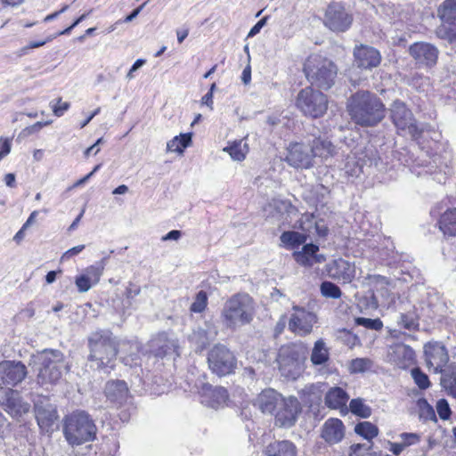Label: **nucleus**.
<instances>
[{
	"instance_id": "obj_1",
	"label": "nucleus",
	"mask_w": 456,
	"mask_h": 456,
	"mask_svg": "<svg viewBox=\"0 0 456 456\" xmlns=\"http://www.w3.org/2000/svg\"><path fill=\"white\" fill-rule=\"evenodd\" d=\"M346 108L351 119L361 126H374L386 115L381 100L369 91H358L351 95Z\"/></svg>"
},
{
	"instance_id": "obj_2",
	"label": "nucleus",
	"mask_w": 456,
	"mask_h": 456,
	"mask_svg": "<svg viewBox=\"0 0 456 456\" xmlns=\"http://www.w3.org/2000/svg\"><path fill=\"white\" fill-rule=\"evenodd\" d=\"M118 340L110 330H100L89 338L90 354L88 361L92 368L104 372L114 369L118 351Z\"/></svg>"
},
{
	"instance_id": "obj_3",
	"label": "nucleus",
	"mask_w": 456,
	"mask_h": 456,
	"mask_svg": "<svg viewBox=\"0 0 456 456\" xmlns=\"http://www.w3.org/2000/svg\"><path fill=\"white\" fill-rule=\"evenodd\" d=\"M255 315L253 299L248 294H236L227 299L221 311L220 319L223 325L229 330L249 324Z\"/></svg>"
},
{
	"instance_id": "obj_4",
	"label": "nucleus",
	"mask_w": 456,
	"mask_h": 456,
	"mask_svg": "<svg viewBox=\"0 0 456 456\" xmlns=\"http://www.w3.org/2000/svg\"><path fill=\"white\" fill-rule=\"evenodd\" d=\"M307 346L304 343L287 344L279 349L276 362L281 376L295 380L305 370Z\"/></svg>"
},
{
	"instance_id": "obj_5",
	"label": "nucleus",
	"mask_w": 456,
	"mask_h": 456,
	"mask_svg": "<svg viewBox=\"0 0 456 456\" xmlns=\"http://www.w3.org/2000/svg\"><path fill=\"white\" fill-rule=\"evenodd\" d=\"M96 431L94 420L86 411H77L65 418L63 434L71 445H80L94 440Z\"/></svg>"
},
{
	"instance_id": "obj_6",
	"label": "nucleus",
	"mask_w": 456,
	"mask_h": 456,
	"mask_svg": "<svg viewBox=\"0 0 456 456\" xmlns=\"http://www.w3.org/2000/svg\"><path fill=\"white\" fill-rule=\"evenodd\" d=\"M37 367V383L41 386L56 384L67 369L63 354L59 350L46 349L35 357Z\"/></svg>"
},
{
	"instance_id": "obj_7",
	"label": "nucleus",
	"mask_w": 456,
	"mask_h": 456,
	"mask_svg": "<svg viewBox=\"0 0 456 456\" xmlns=\"http://www.w3.org/2000/svg\"><path fill=\"white\" fill-rule=\"evenodd\" d=\"M304 72L312 85L327 90L334 84L338 69L330 60L313 54L306 59Z\"/></svg>"
},
{
	"instance_id": "obj_8",
	"label": "nucleus",
	"mask_w": 456,
	"mask_h": 456,
	"mask_svg": "<svg viewBox=\"0 0 456 456\" xmlns=\"http://www.w3.org/2000/svg\"><path fill=\"white\" fill-rule=\"evenodd\" d=\"M296 105L305 116L316 118L326 112L328 99L322 92L305 87L298 93Z\"/></svg>"
},
{
	"instance_id": "obj_9",
	"label": "nucleus",
	"mask_w": 456,
	"mask_h": 456,
	"mask_svg": "<svg viewBox=\"0 0 456 456\" xmlns=\"http://www.w3.org/2000/svg\"><path fill=\"white\" fill-rule=\"evenodd\" d=\"M208 363L209 369L218 376H225L234 371L237 361L225 346L217 344L208 352Z\"/></svg>"
},
{
	"instance_id": "obj_10",
	"label": "nucleus",
	"mask_w": 456,
	"mask_h": 456,
	"mask_svg": "<svg viewBox=\"0 0 456 456\" xmlns=\"http://www.w3.org/2000/svg\"><path fill=\"white\" fill-rule=\"evenodd\" d=\"M390 112L394 125L403 134H409L413 139H417L420 135L421 130L417 125L412 112L403 102L395 101L390 108Z\"/></svg>"
},
{
	"instance_id": "obj_11",
	"label": "nucleus",
	"mask_w": 456,
	"mask_h": 456,
	"mask_svg": "<svg viewBox=\"0 0 456 456\" xmlns=\"http://www.w3.org/2000/svg\"><path fill=\"white\" fill-rule=\"evenodd\" d=\"M437 15L444 22L436 34L450 42L456 40V0H444L438 7Z\"/></svg>"
},
{
	"instance_id": "obj_12",
	"label": "nucleus",
	"mask_w": 456,
	"mask_h": 456,
	"mask_svg": "<svg viewBox=\"0 0 456 456\" xmlns=\"http://www.w3.org/2000/svg\"><path fill=\"white\" fill-rule=\"evenodd\" d=\"M284 160L297 169H309L314 167V161L311 153L309 142H294L287 147Z\"/></svg>"
},
{
	"instance_id": "obj_13",
	"label": "nucleus",
	"mask_w": 456,
	"mask_h": 456,
	"mask_svg": "<svg viewBox=\"0 0 456 456\" xmlns=\"http://www.w3.org/2000/svg\"><path fill=\"white\" fill-rule=\"evenodd\" d=\"M409 54L419 68L432 69L437 63L439 50L428 42H415L409 47Z\"/></svg>"
},
{
	"instance_id": "obj_14",
	"label": "nucleus",
	"mask_w": 456,
	"mask_h": 456,
	"mask_svg": "<svg viewBox=\"0 0 456 456\" xmlns=\"http://www.w3.org/2000/svg\"><path fill=\"white\" fill-rule=\"evenodd\" d=\"M293 313L290 314L288 327L294 334L304 337L310 334L314 324L317 322L316 315L298 305L292 306Z\"/></svg>"
},
{
	"instance_id": "obj_15",
	"label": "nucleus",
	"mask_w": 456,
	"mask_h": 456,
	"mask_svg": "<svg viewBox=\"0 0 456 456\" xmlns=\"http://www.w3.org/2000/svg\"><path fill=\"white\" fill-rule=\"evenodd\" d=\"M353 21L352 16L339 3L328 5L324 16V24L332 31L344 32L349 28Z\"/></svg>"
},
{
	"instance_id": "obj_16",
	"label": "nucleus",
	"mask_w": 456,
	"mask_h": 456,
	"mask_svg": "<svg viewBox=\"0 0 456 456\" xmlns=\"http://www.w3.org/2000/svg\"><path fill=\"white\" fill-rule=\"evenodd\" d=\"M424 355L427 366L435 373H442L444 367L449 361V354L446 347L437 341H430L424 345Z\"/></svg>"
},
{
	"instance_id": "obj_17",
	"label": "nucleus",
	"mask_w": 456,
	"mask_h": 456,
	"mask_svg": "<svg viewBox=\"0 0 456 456\" xmlns=\"http://www.w3.org/2000/svg\"><path fill=\"white\" fill-rule=\"evenodd\" d=\"M301 411V405L294 396L283 398L281 404L274 412L275 425L281 428L292 427Z\"/></svg>"
},
{
	"instance_id": "obj_18",
	"label": "nucleus",
	"mask_w": 456,
	"mask_h": 456,
	"mask_svg": "<svg viewBox=\"0 0 456 456\" xmlns=\"http://www.w3.org/2000/svg\"><path fill=\"white\" fill-rule=\"evenodd\" d=\"M27 375V368L21 362L2 361L0 362V386H16L20 383Z\"/></svg>"
},
{
	"instance_id": "obj_19",
	"label": "nucleus",
	"mask_w": 456,
	"mask_h": 456,
	"mask_svg": "<svg viewBox=\"0 0 456 456\" xmlns=\"http://www.w3.org/2000/svg\"><path fill=\"white\" fill-rule=\"evenodd\" d=\"M0 403L9 415L16 419L28 413L30 410V404L23 401L18 391L12 389L4 392L0 399Z\"/></svg>"
},
{
	"instance_id": "obj_20",
	"label": "nucleus",
	"mask_w": 456,
	"mask_h": 456,
	"mask_svg": "<svg viewBox=\"0 0 456 456\" xmlns=\"http://www.w3.org/2000/svg\"><path fill=\"white\" fill-rule=\"evenodd\" d=\"M387 361L400 369H407L415 363V352L408 345L397 343L388 348Z\"/></svg>"
},
{
	"instance_id": "obj_21",
	"label": "nucleus",
	"mask_w": 456,
	"mask_h": 456,
	"mask_svg": "<svg viewBox=\"0 0 456 456\" xmlns=\"http://www.w3.org/2000/svg\"><path fill=\"white\" fill-rule=\"evenodd\" d=\"M35 413L42 429L47 430L58 419L56 406L45 396H39L35 402Z\"/></svg>"
},
{
	"instance_id": "obj_22",
	"label": "nucleus",
	"mask_w": 456,
	"mask_h": 456,
	"mask_svg": "<svg viewBox=\"0 0 456 456\" xmlns=\"http://www.w3.org/2000/svg\"><path fill=\"white\" fill-rule=\"evenodd\" d=\"M201 403L210 408L218 409L226 405L228 392L223 387H212L209 384H202L199 391Z\"/></svg>"
},
{
	"instance_id": "obj_23",
	"label": "nucleus",
	"mask_w": 456,
	"mask_h": 456,
	"mask_svg": "<svg viewBox=\"0 0 456 456\" xmlns=\"http://www.w3.org/2000/svg\"><path fill=\"white\" fill-rule=\"evenodd\" d=\"M150 348L154 355L164 357L177 353V340L167 333H159L150 342Z\"/></svg>"
},
{
	"instance_id": "obj_24",
	"label": "nucleus",
	"mask_w": 456,
	"mask_h": 456,
	"mask_svg": "<svg viewBox=\"0 0 456 456\" xmlns=\"http://www.w3.org/2000/svg\"><path fill=\"white\" fill-rule=\"evenodd\" d=\"M354 56L356 65L363 69L377 67L381 61V56L378 50L363 45L354 48Z\"/></svg>"
},
{
	"instance_id": "obj_25",
	"label": "nucleus",
	"mask_w": 456,
	"mask_h": 456,
	"mask_svg": "<svg viewBox=\"0 0 456 456\" xmlns=\"http://www.w3.org/2000/svg\"><path fill=\"white\" fill-rule=\"evenodd\" d=\"M284 397L274 389L263 390L256 398L255 406L263 413L273 415Z\"/></svg>"
},
{
	"instance_id": "obj_26",
	"label": "nucleus",
	"mask_w": 456,
	"mask_h": 456,
	"mask_svg": "<svg viewBox=\"0 0 456 456\" xmlns=\"http://www.w3.org/2000/svg\"><path fill=\"white\" fill-rule=\"evenodd\" d=\"M328 272L331 278L349 283L355 276V266L347 260L338 258L330 265Z\"/></svg>"
},
{
	"instance_id": "obj_27",
	"label": "nucleus",
	"mask_w": 456,
	"mask_h": 456,
	"mask_svg": "<svg viewBox=\"0 0 456 456\" xmlns=\"http://www.w3.org/2000/svg\"><path fill=\"white\" fill-rule=\"evenodd\" d=\"M345 436V426L338 419H327L322 428V437L330 444L339 443Z\"/></svg>"
},
{
	"instance_id": "obj_28",
	"label": "nucleus",
	"mask_w": 456,
	"mask_h": 456,
	"mask_svg": "<svg viewBox=\"0 0 456 456\" xmlns=\"http://www.w3.org/2000/svg\"><path fill=\"white\" fill-rule=\"evenodd\" d=\"M105 395L111 403L122 404L128 398V387L123 380H110L106 383Z\"/></svg>"
},
{
	"instance_id": "obj_29",
	"label": "nucleus",
	"mask_w": 456,
	"mask_h": 456,
	"mask_svg": "<svg viewBox=\"0 0 456 456\" xmlns=\"http://www.w3.org/2000/svg\"><path fill=\"white\" fill-rule=\"evenodd\" d=\"M319 247L314 244H305L302 248V251L294 253L296 261L305 266H311L316 263H322L325 260L324 256L318 255Z\"/></svg>"
},
{
	"instance_id": "obj_30",
	"label": "nucleus",
	"mask_w": 456,
	"mask_h": 456,
	"mask_svg": "<svg viewBox=\"0 0 456 456\" xmlns=\"http://www.w3.org/2000/svg\"><path fill=\"white\" fill-rule=\"evenodd\" d=\"M308 142L314 159L319 158L322 160H326L336 153L335 146L327 139L316 137Z\"/></svg>"
},
{
	"instance_id": "obj_31",
	"label": "nucleus",
	"mask_w": 456,
	"mask_h": 456,
	"mask_svg": "<svg viewBox=\"0 0 456 456\" xmlns=\"http://www.w3.org/2000/svg\"><path fill=\"white\" fill-rule=\"evenodd\" d=\"M365 281L366 284L373 289V298H376V294H379L380 297L386 300L390 298L388 289L390 281L387 277L381 275H368Z\"/></svg>"
},
{
	"instance_id": "obj_32",
	"label": "nucleus",
	"mask_w": 456,
	"mask_h": 456,
	"mask_svg": "<svg viewBox=\"0 0 456 456\" xmlns=\"http://www.w3.org/2000/svg\"><path fill=\"white\" fill-rule=\"evenodd\" d=\"M266 456H297V448L289 441L271 443L265 451Z\"/></svg>"
},
{
	"instance_id": "obj_33",
	"label": "nucleus",
	"mask_w": 456,
	"mask_h": 456,
	"mask_svg": "<svg viewBox=\"0 0 456 456\" xmlns=\"http://www.w3.org/2000/svg\"><path fill=\"white\" fill-rule=\"evenodd\" d=\"M217 335V330L214 326L206 325V328H198L193 331L191 338L198 348L203 349L210 341L214 340Z\"/></svg>"
},
{
	"instance_id": "obj_34",
	"label": "nucleus",
	"mask_w": 456,
	"mask_h": 456,
	"mask_svg": "<svg viewBox=\"0 0 456 456\" xmlns=\"http://www.w3.org/2000/svg\"><path fill=\"white\" fill-rule=\"evenodd\" d=\"M311 362L314 366L325 365L330 360V350L323 339L315 341L312 349Z\"/></svg>"
},
{
	"instance_id": "obj_35",
	"label": "nucleus",
	"mask_w": 456,
	"mask_h": 456,
	"mask_svg": "<svg viewBox=\"0 0 456 456\" xmlns=\"http://www.w3.org/2000/svg\"><path fill=\"white\" fill-rule=\"evenodd\" d=\"M439 229L444 235L456 236V208L447 209L439 219Z\"/></svg>"
},
{
	"instance_id": "obj_36",
	"label": "nucleus",
	"mask_w": 456,
	"mask_h": 456,
	"mask_svg": "<svg viewBox=\"0 0 456 456\" xmlns=\"http://www.w3.org/2000/svg\"><path fill=\"white\" fill-rule=\"evenodd\" d=\"M298 223V227L303 232H308L309 234H314V232H316L319 236H325L327 233L326 228H321L318 225L314 214H303Z\"/></svg>"
},
{
	"instance_id": "obj_37",
	"label": "nucleus",
	"mask_w": 456,
	"mask_h": 456,
	"mask_svg": "<svg viewBox=\"0 0 456 456\" xmlns=\"http://www.w3.org/2000/svg\"><path fill=\"white\" fill-rule=\"evenodd\" d=\"M348 395L341 387L330 388L325 395V403L328 407L338 409L346 405Z\"/></svg>"
},
{
	"instance_id": "obj_38",
	"label": "nucleus",
	"mask_w": 456,
	"mask_h": 456,
	"mask_svg": "<svg viewBox=\"0 0 456 456\" xmlns=\"http://www.w3.org/2000/svg\"><path fill=\"white\" fill-rule=\"evenodd\" d=\"M224 151L227 152L233 160L242 161L248 152V145L244 140H235L229 142L224 148Z\"/></svg>"
},
{
	"instance_id": "obj_39",
	"label": "nucleus",
	"mask_w": 456,
	"mask_h": 456,
	"mask_svg": "<svg viewBox=\"0 0 456 456\" xmlns=\"http://www.w3.org/2000/svg\"><path fill=\"white\" fill-rule=\"evenodd\" d=\"M449 162L450 159L447 156L435 154L432 157V160L429 161L428 165H427L426 172L431 175H436V172L438 170L440 173L443 172L444 175H451Z\"/></svg>"
},
{
	"instance_id": "obj_40",
	"label": "nucleus",
	"mask_w": 456,
	"mask_h": 456,
	"mask_svg": "<svg viewBox=\"0 0 456 456\" xmlns=\"http://www.w3.org/2000/svg\"><path fill=\"white\" fill-rule=\"evenodd\" d=\"M440 383L448 395L456 398V366H450L442 372Z\"/></svg>"
},
{
	"instance_id": "obj_41",
	"label": "nucleus",
	"mask_w": 456,
	"mask_h": 456,
	"mask_svg": "<svg viewBox=\"0 0 456 456\" xmlns=\"http://www.w3.org/2000/svg\"><path fill=\"white\" fill-rule=\"evenodd\" d=\"M191 133L181 134L175 136L167 143V151L177 153H183L184 149L191 143Z\"/></svg>"
},
{
	"instance_id": "obj_42",
	"label": "nucleus",
	"mask_w": 456,
	"mask_h": 456,
	"mask_svg": "<svg viewBox=\"0 0 456 456\" xmlns=\"http://www.w3.org/2000/svg\"><path fill=\"white\" fill-rule=\"evenodd\" d=\"M281 243L289 248H293L304 244L306 241L307 236L297 232H284L281 235Z\"/></svg>"
},
{
	"instance_id": "obj_43",
	"label": "nucleus",
	"mask_w": 456,
	"mask_h": 456,
	"mask_svg": "<svg viewBox=\"0 0 456 456\" xmlns=\"http://www.w3.org/2000/svg\"><path fill=\"white\" fill-rule=\"evenodd\" d=\"M356 434L369 440V442L376 437L379 434L378 428L370 422L364 421L357 424L354 428Z\"/></svg>"
},
{
	"instance_id": "obj_44",
	"label": "nucleus",
	"mask_w": 456,
	"mask_h": 456,
	"mask_svg": "<svg viewBox=\"0 0 456 456\" xmlns=\"http://www.w3.org/2000/svg\"><path fill=\"white\" fill-rule=\"evenodd\" d=\"M419 418L424 420H436L434 408L424 398H420L417 402Z\"/></svg>"
},
{
	"instance_id": "obj_45",
	"label": "nucleus",
	"mask_w": 456,
	"mask_h": 456,
	"mask_svg": "<svg viewBox=\"0 0 456 456\" xmlns=\"http://www.w3.org/2000/svg\"><path fill=\"white\" fill-rule=\"evenodd\" d=\"M373 362L369 358H355L350 362L351 373H362L371 369Z\"/></svg>"
},
{
	"instance_id": "obj_46",
	"label": "nucleus",
	"mask_w": 456,
	"mask_h": 456,
	"mask_svg": "<svg viewBox=\"0 0 456 456\" xmlns=\"http://www.w3.org/2000/svg\"><path fill=\"white\" fill-rule=\"evenodd\" d=\"M350 411L362 418H369L371 414V409L366 405L362 399H353L349 404Z\"/></svg>"
},
{
	"instance_id": "obj_47",
	"label": "nucleus",
	"mask_w": 456,
	"mask_h": 456,
	"mask_svg": "<svg viewBox=\"0 0 456 456\" xmlns=\"http://www.w3.org/2000/svg\"><path fill=\"white\" fill-rule=\"evenodd\" d=\"M397 322L398 325L410 331H416L419 327L418 319L411 314H401Z\"/></svg>"
},
{
	"instance_id": "obj_48",
	"label": "nucleus",
	"mask_w": 456,
	"mask_h": 456,
	"mask_svg": "<svg viewBox=\"0 0 456 456\" xmlns=\"http://www.w3.org/2000/svg\"><path fill=\"white\" fill-rule=\"evenodd\" d=\"M104 265L103 264L101 265H92L88 267H86L84 270V274L86 277L88 278V280L93 282L94 285H96L103 273Z\"/></svg>"
},
{
	"instance_id": "obj_49",
	"label": "nucleus",
	"mask_w": 456,
	"mask_h": 456,
	"mask_svg": "<svg viewBox=\"0 0 456 456\" xmlns=\"http://www.w3.org/2000/svg\"><path fill=\"white\" fill-rule=\"evenodd\" d=\"M321 293L325 297L330 298H339L342 295V292L338 286L331 281H323L321 284Z\"/></svg>"
},
{
	"instance_id": "obj_50",
	"label": "nucleus",
	"mask_w": 456,
	"mask_h": 456,
	"mask_svg": "<svg viewBox=\"0 0 456 456\" xmlns=\"http://www.w3.org/2000/svg\"><path fill=\"white\" fill-rule=\"evenodd\" d=\"M411 374L419 388L427 389L430 387V381L428 375L424 373L419 368H413L411 371Z\"/></svg>"
},
{
	"instance_id": "obj_51",
	"label": "nucleus",
	"mask_w": 456,
	"mask_h": 456,
	"mask_svg": "<svg viewBox=\"0 0 456 456\" xmlns=\"http://www.w3.org/2000/svg\"><path fill=\"white\" fill-rule=\"evenodd\" d=\"M126 346L131 350V354L122 357V362L126 365L134 366L138 364L139 345L137 343H128Z\"/></svg>"
},
{
	"instance_id": "obj_52",
	"label": "nucleus",
	"mask_w": 456,
	"mask_h": 456,
	"mask_svg": "<svg viewBox=\"0 0 456 456\" xmlns=\"http://www.w3.org/2000/svg\"><path fill=\"white\" fill-rule=\"evenodd\" d=\"M355 322L360 326H363L367 329L373 330H380L383 327V323L379 318L370 319L364 317H358L355 319Z\"/></svg>"
},
{
	"instance_id": "obj_53",
	"label": "nucleus",
	"mask_w": 456,
	"mask_h": 456,
	"mask_svg": "<svg viewBox=\"0 0 456 456\" xmlns=\"http://www.w3.org/2000/svg\"><path fill=\"white\" fill-rule=\"evenodd\" d=\"M207 303V294L201 290L196 295L195 300L191 305V311L194 313H201L206 308Z\"/></svg>"
},
{
	"instance_id": "obj_54",
	"label": "nucleus",
	"mask_w": 456,
	"mask_h": 456,
	"mask_svg": "<svg viewBox=\"0 0 456 456\" xmlns=\"http://www.w3.org/2000/svg\"><path fill=\"white\" fill-rule=\"evenodd\" d=\"M50 124H52V121H50V120L45 121V122L38 121V122L35 123L34 125L27 126L24 129H22V131L19 134V137H20V138L28 137L31 134L38 133L44 126H49Z\"/></svg>"
},
{
	"instance_id": "obj_55",
	"label": "nucleus",
	"mask_w": 456,
	"mask_h": 456,
	"mask_svg": "<svg viewBox=\"0 0 456 456\" xmlns=\"http://www.w3.org/2000/svg\"><path fill=\"white\" fill-rule=\"evenodd\" d=\"M50 105L52 107L53 112L57 117H61L65 111H67L69 108V102H62L61 98H59L56 102H51Z\"/></svg>"
},
{
	"instance_id": "obj_56",
	"label": "nucleus",
	"mask_w": 456,
	"mask_h": 456,
	"mask_svg": "<svg viewBox=\"0 0 456 456\" xmlns=\"http://www.w3.org/2000/svg\"><path fill=\"white\" fill-rule=\"evenodd\" d=\"M75 284L77 288V290L81 293L88 291L93 286H94V284L91 282L84 274H80L76 277Z\"/></svg>"
},
{
	"instance_id": "obj_57",
	"label": "nucleus",
	"mask_w": 456,
	"mask_h": 456,
	"mask_svg": "<svg viewBox=\"0 0 456 456\" xmlns=\"http://www.w3.org/2000/svg\"><path fill=\"white\" fill-rule=\"evenodd\" d=\"M371 448V443L355 444L350 447L349 456H365L366 452Z\"/></svg>"
},
{
	"instance_id": "obj_58",
	"label": "nucleus",
	"mask_w": 456,
	"mask_h": 456,
	"mask_svg": "<svg viewBox=\"0 0 456 456\" xmlns=\"http://www.w3.org/2000/svg\"><path fill=\"white\" fill-rule=\"evenodd\" d=\"M436 411L442 419H447L451 415V409L445 399H440L436 403Z\"/></svg>"
},
{
	"instance_id": "obj_59",
	"label": "nucleus",
	"mask_w": 456,
	"mask_h": 456,
	"mask_svg": "<svg viewBox=\"0 0 456 456\" xmlns=\"http://www.w3.org/2000/svg\"><path fill=\"white\" fill-rule=\"evenodd\" d=\"M400 437L405 448L419 441V436L416 433H402Z\"/></svg>"
},
{
	"instance_id": "obj_60",
	"label": "nucleus",
	"mask_w": 456,
	"mask_h": 456,
	"mask_svg": "<svg viewBox=\"0 0 456 456\" xmlns=\"http://www.w3.org/2000/svg\"><path fill=\"white\" fill-rule=\"evenodd\" d=\"M12 148V139L1 137L0 138V160L8 155Z\"/></svg>"
},
{
	"instance_id": "obj_61",
	"label": "nucleus",
	"mask_w": 456,
	"mask_h": 456,
	"mask_svg": "<svg viewBox=\"0 0 456 456\" xmlns=\"http://www.w3.org/2000/svg\"><path fill=\"white\" fill-rule=\"evenodd\" d=\"M85 248V245H77L75 246L67 251H65L62 256H61V261H67L73 257L74 256L78 255L80 252H82Z\"/></svg>"
},
{
	"instance_id": "obj_62",
	"label": "nucleus",
	"mask_w": 456,
	"mask_h": 456,
	"mask_svg": "<svg viewBox=\"0 0 456 456\" xmlns=\"http://www.w3.org/2000/svg\"><path fill=\"white\" fill-rule=\"evenodd\" d=\"M266 20H267V17H265V18L261 19L259 21H257V23L251 28L250 31L248 32V37H254L256 34H258L260 32L261 28L265 25Z\"/></svg>"
},
{
	"instance_id": "obj_63",
	"label": "nucleus",
	"mask_w": 456,
	"mask_h": 456,
	"mask_svg": "<svg viewBox=\"0 0 456 456\" xmlns=\"http://www.w3.org/2000/svg\"><path fill=\"white\" fill-rule=\"evenodd\" d=\"M145 63V60L138 59L131 67L128 73L126 74L127 79L134 78V72H135L137 69H139L143 64Z\"/></svg>"
},
{
	"instance_id": "obj_64",
	"label": "nucleus",
	"mask_w": 456,
	"mask_h": 456,
	"mask_svg": "<svg viewBox=\"0 0 456 456\" xmlns=\"http://www.w3.org/2000/svg\"><path fill=\"white\" fill-rule=\"evenodd\" d=\"M140 291L141 289L139 287L130 284L126 289V297L127 298L132 299L134 297L138 296L140 294Z\"/></svg>"
}]
</instances>
